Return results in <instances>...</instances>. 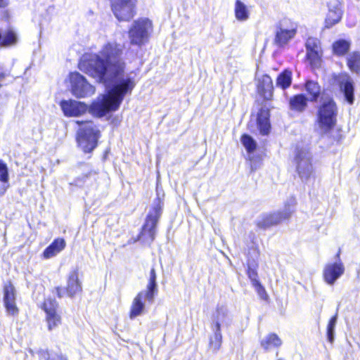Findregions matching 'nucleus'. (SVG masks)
I'll return each instance as SVG.
<instances>
[{"instance_id":"nucleus-1","label":"nucleus","mask_w":360,"mask_h":360,"mask_svg":"<svg viewBox=\"0 0 360 360\" xmlns=\"http://www.w3.org/2000/svg\"><path fill=\"white\" fill-rule=\"evenodd\" d=\"M123 46L116 41L103 44L97 53H85L79 61V68L98 82L107 84L111 82L105 94L100 95L88 108L82 102L65 100L60 103L66 117H78L87 110L94 116L103 117L117 110L127 94L136 85V74H124L125 62L122 60Z\"/></svg>"},{"instance_id":"nucleus-2","label":"nucleus","mask_w":360,"mask_h":360,"mask_svg":"<svg viewBox=\"0 0 360 360\" xmlns=\"http://www.w3.org/2000/svg\"><path fill=\"white\" fill-rule=\"evenodd\" d=\"M76 123L81 125L77 132V143L85 153L92 151L97 146L100 137V131L91 121L77 120Z\"/></svg>"},{"instance_id":"nucleus-3","label":"nucleus","mask_w":360,"mask_h":360,"mask_svg":"<svg viewBox=\"0 0 360 360\" xmlns=\"http://www.w3.org/2000/svg\"><path fill=\"white\" fill-rule=\"evenodd\" d=\"M153 31V22L148 18H141L134 20L128 32L130 44L139 47L146 44Z\"/></svg>"},{"instance_id":"nucleus-4","label":"nucleus","mask_w":360,"mask_h":360,"mask_svg":"<svg viewBox=\"0 0 360 360\" xmlns=\"http://www.w3.org/2000/svg\"><path fill=\"white\" fill-rule=\"evenodd\" d=\"M295 199L294 198H288L281 210L263 215L257 221L258 226L266 229L290 218L295 212Z\"/></svg>"},{"instance_id":"nucleus-5","label":"nucleus","mask_w":360,"mask_h":360,"mask_svg":"<svg viewBox=\"0 0 360 360\" xmlns=\"http://www.w3.org/2000/svg\"><path fill=\"white\" fill-rule=\"evenodd\" d=\"M337 107L331 98H325L318 111V123L324 131L331 129L336 122Z\"/></svg>"},{"instance_id":"nucleus-6","label":"nucleus","mask_w":360,"mask_h":360,"mask_svg":"<svg viewBox=\"0 0 360 360\" xmlns=\"http://www.w3.org/2000/svg\"><path fill=\"white\" fill-rule=\"evenodd\" d=\"M295 162L297 172L302 181L307 182L314 176V168L311 163V155L306 148L297 150Z\"/></svg>"},{"instance_id":"nucleus-7","label":"nucleus","mask_w":360,"mask_h":360,"mask_svg":"<svg viewBox=\"0 0 360 360\" xmlns=\"http://www.w3.org/2000/svg\"><path fill=\"white\" fill-rule=\"evenodd\" d=\"M69 80L72 94L77 98L91 96L95 93V87L90 84L86 78L78 72H71Z\"/></svg>"},{"instance_id":"nucleus-8","label":"nucleus","mask_w":360,"mask_h":360,"mask_svg":"<svg viewBox=\"0 0 360 360\" xmlns=\"http://www.w3.org/2000/svg\"><path fill=\"white\" fill-rule=\"evenodd\" d=\"M297 24L289 19H283L277 27L274 42L278 46H283L292 39L297 34Z\"/></svg>"},{"instance_id":"nucleus-9","label":"nucleus","mask_w":360,"mask_h":360,"mask_svg":"<svg viewBox=\"0 0 360 360\" xmlns=\"http://www.w3.org/2000/svg\"><path fill=\"white\" fill-rule=\"evenodd\" d=\"M137 0H111V10L119 21H129L136 13Z\"/></svg>"},{"instance_id":"nucleus-10","label":"nucleus","mask_w":360,"mask_h":360,"mask_svg":"<svg viewBox=\"0 0 360 360\" xmlns=\"http://www.w3.org/2000/svg\"><path fill=\"white\" fill-rule=\"evenodd\" d=\"M329 82L332 85L338 86L340 91L344 94L346 101L349 104H353L354 100V82L347 73H333L330 75Z\"/></svg>"},{"instance_id":"nucleus-11","label":"nucleus","mask_w":360,"mask_h":360,"mask_svg":"<svg viewBox=\"0 0 360 360\" xmlns=\"http://www.w3.org/2000/svg\"><path fill=\"white\" fill-rule=\"evenodd\" d=\"M345 266L340 258V253L336 256V260L333 262L327 263L323 270L324 281L329 285L335 284L345 273Z\"/></svg>"},{"instance_id":"nucleus-12","label":"nucleus","mask_w":360,"mask_h":360,"mask_svg":"<svg viewBox=\"0 0 360 360\" xmlns=\"http://www.w3.org/2000/svg\"><path fill=\"white\" fill-rule=\"evenodd\" d=\"M155 297L143 290L140 291L133 299L130 305L129 317L130 319L141 316L146 313V302L152 304Z\"/></svg>"},{"instance_id":"nucleus-13","label":"nucleus","mask_w":360,"mask_h":360,"mask_svg":"<svg viewBox=\"0 0 360 360\" xmlns=\"http://www.w3.org/2000/svg\"><path fill=\"white\" fill-rule=\"evenodd\" d=\"M162 203L158 200V204L153 208V210L148 214L145 224L143 227L141 235L143 237L148 238L151 241L155 238V227L158 219L161 214Z\"/></svg>"},{"instance_id":"nucleus-14","label":"nucleus","mask_w":360,"mask_h":360,"mask_svg":"<svg viewBox=\"0 0 360 360\" xmlns=\"http://www.w3.org/2000/svg\"><path fill=\"white\" fill-rule=\"evenodd\" d=\"M43 309L46 314V320L49 330H51L58 327L61 323V317L57 312V302L53 299H46L44 302Z\"/></svg>"},{"instance_id":"nucleus-15","label":"nucleus","mask_w":360,"mask_h":360,"mask_svg":"<svg viewBox=\"0 0 360 360\" xmlns=\"http://www.w3.org/2000/svg\"><path fill=\"white\" fill-rule=\"evenodd\" d=\"M307 57L313 67H319L321 65L322 51L321 41L319 39L309 37L306 41Z\"/></svg>"},{"instance_id":"nucleus-16","label":"nucleus","mask_w":360,"mask_h":360,"mask_svg":"<svg viewBox=\"0 0 360 360\" xmlns=\"http://www.w3.org/2000/svg\"><path fill=\"white\" fill-rule=\"evenodd\" d=\"M328 10L324 21V27L330 29L340 22L343 11L340 2L337 0L328 3Z\"/></svg>"},{"instance_id":"nucleus-17","label":"nucleus","mask_w":360,"mask_h":360,"mask_svg":"<svg viewBox=\"0 0 360 360\" xmlns=\"http://www.w3.org/2000/svg\"><path fill=\"white\" fill-rule=\"evenodd\" d=\"M4 304L6 312L9 315H16L18 313V308L16 305V290L11 283H6L4 286Z\"/></svg>"},{"instance_id":"nucleus-18","label":"nucleus","mask_w":360,"mask_h":360,"mask_svg":"<svg viewBox=\"0 0 360 360\" xmlns=\"http://www.w3.org/2000/svg\"><path fill=\"white\" fill-rule=\"evenodd\" d=\"M258 93L266 100L273 97L274 86L271 78L267 75H257Z\"/></svg>"},{"instance_id":"nucleus-19","label":"nucleus","mask_w":360,"mask_h":360,"mask_svg":"<svg viewBox=\"0 0 360 360\" xmlns=\"http://www.w3.org/2000/svg\"><path fill=\"white\" fill-rule=\"evenodd\" d=\"M240 141L248 153L251 171L254 172L259 167V164L255 161L254 158L251 157V153H253L257 148V142L252 137L248 134H243L240 138Z\"/></svg>"},{"instance_id":"nucleus-20","label":"nucleus","mask_w":360,"mask_h":360,"mask_svg":"<svg viewBox=\"0 0 360 360\" xmlns=\"http://www.w3.org/2000/svg\"><path fill=\"white\" fill-rule=\"evenodd\" d=\"M232 321L233 316L226 307L221 306L217 308L214 316V327L217 328V324L220 329L221 327H229L231 325Z\"/></svg>"},{"instance_id":"nucleus-21","label":"nucleus","mask_w":360,"mask_h":360,"mask_svg":"<svg viewBox=\"0 0 360 360\" xmlns=\"http://www.w3.org/2000/svg\"><path fill=\"white\" fill-rule=\"evenodd\" d=\"M82 291V285L78 278V271H72L68 278L66 292L70 297H73Z\"/></svg>"},{"instance_id":"nucleus-22","label":"nucleus","mask_w":360,"mask_h":360,"mask_svg":"<svg viewBox=\"0 0 360 360\" xmlns=\"http://www.w3.org/2000/svg\"><path fill=\"white\" fill-rule=\"evenodd\" d=\"M66 246V243L63 238H58L55 239L43 252V257L45 259H50L56 256Z\"/></svg>"},{"instance_id":"nucleus-23","label":"nucleus","mask_w":360,"mask_h":360,"mask_svg":"<svg viewBox=\"0 0 360 360\" xmlns=\"http://www.w3.org/2000/svg\"><path fill=\"white\" fill-rule=\"evenodd\" d=\"M269 113L266 110L262 109L257 115V127L262 135H267L270 131Z\"/></svg>"},{"instance_id":"nucleus-24","label":"nucleus","mask_w":360,"mask_h":360,"mask_svg":"<svg viewBox=\"0 0 360 360\" xmlns=\"http://www.w3.org/2000/svg\"><path fill=\"white\" fill-rule=\"evenodd\" d=\"M304 89L309 96V100L316 101L321 92V88L319 83L313 80H308L305 83Z\"/></svg>"},{"instance_id":"nucleus-25","label":"nucleus","mask_w":360,"mask_h":360,"mask_svg":"<svg viewBox=\"0 0 360 360\" xmlns=\"http://www.w3.org/2000/svg\"><path fill=\"white\" fill-rule=\"evenodd\" d=\"M234 13L236 18L241 22L248 20L250 16L248 7L240 0L236 1Z\"/></svg>"},{"instance_id":"nucleus-26","label":"nucleus","mask_w":360,"mask_h":360,"mask_svg":"<svg viewBox=\"0 0 360 360\" xmlns=\"http://www.w3.org/2000/svg\"><path fill=\"white\" fill-rule=\"evenodd\" d=\"M307 105V98L303 94L295 95L290 100V108L291 110L302 112Z\"/></svg>"},{"instance_id":"nucleus-27","label":"nucleus","mask_w":360,"mask_h":360,"mask_svg":"<svg viewBox=\"0 0 360 360\" xmlns=\"http://www.w3.org/2000/svg\"><path fill=\"white\" fill-rule=\"evenodd\" d=\"M281 344V340L275 333L269 334L261 342V345L265 350H271L274 348L278 347Z\"/></svg>"},{"instance_id":"nucleus-28","label":"nucleus","mask_w":360,"mask_h":360,"mask_svg":"<svg viewBox=\"0 0 360 360\" xmlns=\"http://www.w3.org/2000/svg\"><path fill=\"white\" fill-rule=\"evenodd\" d=\"M292 72L288 69L284 70L277 77L276 84V86L285 90L288 89L292 84Z\"/></svg>"},{"instance_id":"nucleus-29","label":"nucleus","mask_w":360,"mask_h":360,"mask_svg":"<svg viewBox=\"0 0 360 360\" xmlns=\"http://www.w3.org/2000/svg\"><path fill=\"white\" fill-rule=\"evenodd\" d=\"M351 42L345 39H338L333 44V52L338 56H345L349 50Z\"/></svg>"},{"instance_id":"nucleus-30","label":"nucleus","mask_w":360,"mask_h":360,"mask_svg":"<svg viewBox=\"0 0 360 360\" xmlns=\"http://www.w3.org/2000/svg\"><path fill=\"white\" fill-rule=\"evenodd\" d=\"M212 330L214 334L210 339V347L213 351L217 352L221 346L222 335L218 325L217 328L213 326Z\"/></svg>"},{"instance_id":"nucleus-31","label":"nucleus","mask_w":360,"mask_h":360,"mask_svg":"<svg viewBox=\"0 0 360 360\" xmlns=\"http://www.w3.org/2000/svg\"><path fill=\"white\" fill-rule=\"evenodd\" d=\"M347 66L349 70L356 73L360 71V52L354 51L349 53L347 58Z\"/></svg>"},{"instance_id":"nucleus-32","label":"nucleus","mask_w":360,"mask_h":360,"mask_svg":"<svg viewBox=\"0 0 360 360\" xmlns=\"http://www.w3.org/2000/svg\"><path fill=\"white\" fill-rule=\"evenodd\" d=\"M157 275L154 268H152L150 271L148 283L146 286V289L143 291L150 294L155 297L158 293V285L156 282Z\"/></svg>"},{"instance_id":"nucleus-33","label":"nucleus","mask_w":360,"mask_h":360,"mask_svg":"<svg viewBox=\"0 0 360 360\" xmlns=\"http://www.w3.org/2000/svg\"><path fill=\"white\" fill-rule=\"evenodd\" d=\"M41 356L45 360H68V358L60 351H41Z\"/></svg>"},{"instance_id":"nucleus-34","label":"nucleus","mask_w":360,"mask_h":360,"mask_svg":"<svg viewBox=\"0 0 360 360\" xmlns=\"http://www.w3.org/2000/svg\"><path fill=\"white\" fill-rule=\"evenodd\" d=\"M17 41V36L13 31H8L1 37L0 36V44L2 46H10L14 44Z\"/></svg>"},{"instance_id":"nucleus-35","label":"nucleus","mask_w":360,"mask_h":360,"mask_svg":"<svg viewBox=\"0 0 360 360\" xmlns=\"http://www.w3.org/2000/svg\"><path fill=\"white\" fill-rule=\"evenodd\" d=\"M338 315L333 316L327 326V336L330 342H333L334 340L335 328L337 323Z\"/></svg>"},{"instance_id":"nucleus-36","label":"nucleus","mask_w":360,"mask_h":360,"mask_svg":"<svg viewBox=\"0 0 360 360\" xmlns=\"http://www.w3.org/2000/svg\"><path fill=\"white\" fill-rule=\"evenodd\" d=\"M0 181L9 182V174L7 165L0 160Z\"/></svg>"},{"instance_id":"nucleus-37","label":"nucleus","mask_w":360,"mask_h":360,"mask_svg":"<svg viewBox=\"0 0 360 360\" xmlns=\"http://www.w3.org/2000/svg\"><path fill=\"white\" fill-rule=\"evenodd\" d=\"M253 287L255 288V290L257 291L258 295L262 299H266L267 297V294L265 290V288L263 287V285L260 283L259 281L256 282L254 284H252Z\"/></svg>"},{"instance_id":"nucleus-38","label":"nucleus","mask_w":360,"mask_h":360,"mask_svg":"<svg viewBox=\"0 0 360 360\" xmlns=\"http://www.w3.org/2000/svg\"><path fill=\"white\" fill-rule=\"evenodd\" d=\"M248 276L249 278L251 281L252 284L255 283L256 282H258L259 280L257 279V272L256 267H251L250 265H248V271H247Z\"/></svg>"},{"instance_id":"nucleus-39","label":"nucleus","mask_w":360,"mask_h":360,"mask_svg":"<svg viewBox=\"0 0 360 360\" xmlns=\"http://www.w3.org/2000/svg\"><path fill=\"white\" fill-rule=\"evenodd\" d=\"M10 187L9 182L0 181V197L3 196Z\"/></svg>"},{"instance_id":"nucleus-40","label":"nucleus","mask_w":360,"mask_h":360,"mask_svg":"<svg viewBox=\"0 0 360 360\" xmlns=\"http://www.w3.org/2000/svg\"><path fill=\"white\" fill-rule=\"evenodd\" d=\"M6 77V73L4 70V69L0 66V88L1 87L2 84L1 82L4 81V79Z\"/></svg>"},{"instance_id":"nucleus-41","label":"nucleus","mask_w":360,"mask_h":360,"mask_svg":"<svg viewBox=\"0 0 360 360\" xmlns=\"http://www.w3.org/2000/svg\"><path fill=\"white\" fill-rule=\"evenodd\" d=\"M56 293L58 297H61L64 295L65 292L61 288L58 287L56 288Z\"/></svg>"},{"instance_id":"nucleus-42","label":"nucleus","mask_w":360,"mask_h":360,"mask_svg":"<svg viewBox=\"0 0 360 360\" xmlns=\"http://www.w3.org/2000/svg\"><path fill=\"white\" fill-rule=\"evenodd\" d=\"M3 6V0H0V6Z\"/></svg>"}]
</instances>
